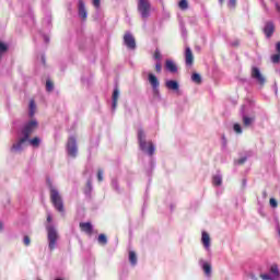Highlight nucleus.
I'll use <instances>...</instances> for the list:
<instances>
[{
    "mask_svg": "<svg viewBox=\"0 0 280 280\" xmlns=\"http://www.w3.org/2000/svg\"><path fill=\"white\" fill-rule=\"evenodd\" d=\"M178 8L182 10H188L189 9V2L187 0H180L178 2Z\"/></svg>",
    "mask_w": 280,
    "mask_h": 280,
    "instance_id": "nucleus-28",
    "label": "nucleus"
},
{
    "mask_svg": "<svg viewBox=\"0 0 280 280\" xmlns=\"http://www.w3.org/2000/svg\"><path fill=\"white\" fill-rule=\"evenodd\" d=\"M78 10L80 19L85 21L86 16H89V13L86 12V5L84 4V0H79Z\"/></svg>",
    "mask_w": 280,
    "mask_h": 280,
    "instance_id": "nucleus-16",
    "label": "nucleus"
},
{
    "mask_svg": "<svg viewBox=\"0 0 280 280\" xmlns=\"http://www.w3.org/2000/svg\"><path fill=\"white\" fill-rule=\"evenodd\" d=\"M83 174H84V175L89 174V170H85V171L83 172Z\"/></svg>",
    "mask_w": 280,
    "mask_h": 280,
    "instance_id": "nucleus-54",
    "label": "nucleus"
},
{
    "mask_svg": "<svg viewBox=\"0 0 280 280\" xmlns=\"http://www.w3.org/2000/svg\"><path fill=\"white\" fill-rule=\"evenodd\" d=\"M212 183L215 187H220V185H222V174L217 173L215 175H213Z\"/></svg>",
    "mask_w": 280,
    "mask_h": 280,
    "instance_id": "nucleus-23",
    "label": "nucleus"
},
{
    "mask_svg": "<svg viewBox=\"0 0 280 280\" xmlns=\"http://www.w3.org/2000/svg\"><path fill=\"white\" fill-rule=\"evenodd\" d=\"M235 5H237V0H229L228 2L229 8H235Z\"/></svg>",
    "mask_w": 280,
    "mask_h": 280,
    "instance_id": "nucleus-40",
    "label": "nucleus"
},
{
    "mask_svg": "<svg viewBox=\"0 0 280 280\" xmlns=\"http://www.w3.org/2000/svg\"><path fill=\"white\" fill-rule=\"evenodd\" d=\"M220 3H224V0H219Z\"/></svg>",
    "mask_w": 280,
    "mask_h": 280,
    "instance_id": "nucleus-57",
    "label": "nucleus"
},
{
    "mask_svg": "<svg viewBox=\"0 0 280 280\" xmlns=\"http://www.w3.org/2000/svg\"><path fill=\"white\" fill-rule=\"evenodd\" d=\"M0 231H3V222L0 221Z\"/></svg>",
    "mask_w": 280,
    "mask_h": 280,
    "instance_id": "nucleus-51",
    "label": "nucleus"
},
{
    "mask_svg": "<svg viewBox=\"0 0 280 280\" xmlns=\"http://www.w3.org/2000/svg\"><path fill=\"white\" fill-rule=\"evenodd\" d=\"M38 128V121L36 120H31L24 125V127L21 130L22 137L25 139H30V136L34 133V130Z\"/></svg>",
    "mask_w": 280,
    "mask_h": 280,
    "instance_id": "nucleus-6",
    "label": "nucleus"
},
{
    "mask_svg": "<svg viewBox=\"0 0 280 280\" xmlns=\"http://www.w3.org/2000/svg\"><path fill=\"white\" fill-rule=\"evenodd\" d=\"M241 115L244 128H250V126L255 124V114L247 115L246 113H244V106L242 107Z\"/></svg>",
    "mask_w": 280,
    "mask_h": 280,
    "instance_id": "nucleus-12",
    "label": "nucleus"
},
{
    "mask_svg": "<svg viewBox=\"0 0 280 280\" xmlns=\"http://www.w3.org/2000/svg\"><path fill=\"white\" fill-rule=\"evenodd\" d=\"M271 62H273V65H279L280 63V54H276L271 57Z\"/></svg>",
    "mask_w": 280,
    "mask_h": 280,
    "instance_id": "nucleus-32",
    "label": "nucleus"
},
{
    "mask_svg": "<svg viewBox=\"0 0 280 280\" xmlns=\"http://www.w3.org/2000/svg\"><path fill=\"white\" fill-rule=\"evenodd\" d=\"M201 243H202L203 247L206 248V250H208V253H211V236H209V233L202 232Z\"/></svg>",
    "mask_w": 280,
    "mask_h": 280,
    "instance_id": "nucleus-13",
    "label": "nucleus"
},
{
    "mask_svg": "<svg viewBox=\"0 0 280 280\" xmlns=\"http://www.w3.org/2000/svg\"><path fill=\"white\" fill-rule=\"evenodd\" d=\"M47 222H51V214L47 215Z\"/></svg>",
    "mask_w": 280,
    "mask_h": 280,
    "instance_id": "nucleus-50",
    "label": "nucleus"
},
{
    "mask_svg": "<svg viewBox=\"0 0 280 280\" xmlns=\"http://www.w3.org/2000/svg\"><path fill=\"white\" fill-rule=\"evenodd\" d=\"M191 81L195 82V84H202V77L199 73H192Z\"/></svg>",
    "mask_w": 280,
    "mask_h": 280,
    "instance_id": "nucleus-25",
    "label": "nucleus"
},
{
    "mask_svg": "<svg viewBox=\"0 0 280 280\" xmlns=\"http://www.w3.org/2000/svg\"><path fill=\"white\" fill-rule=\"evenodd\" d=\"M151 8L150 0H138V12L143 21L150 19Z\"/></svg>",
    "mask_w": 280,
    "mask_h": 280,
    "instance_id": "nucleus-4",
    "label": "nucleus"
},
{
    "mask_svg": "<svg viewBox=\"0 0 280 280\" xmlns=\"http://www.w3.org/2000/svg\"><path fill=\"white\" fill-rule=\"evenodd\" d=\"M94 8H100L101 0H92Z\"/></svg>",
    "mask_w": 280,
    "mask_h": 280,
    "instance_id": "nucleus-44",
    "label": "nucleus"
},
{
    "mask_svg": "<svg viewBox=\"0 0 280 280\" xmlns=\"http://www.w3.org/2000/svg\"><path fill=\"white\" fill-rule=\"evenodd\" d=\"M269 272L271 275V277L273 279H277L279 280L280 279V271H279V266L277 264H273L270 269H269Z\"/></svg>",
    "mask_w": 280,
    "mask_h": 280,
    "instance_id": "nucleus-21",
    "label": "nucleus"
},
{
    "mask_svg": "<svg viewBox=\"0 0 280 280\" xmlns=\"http://www.w3.org/2000/svg\"><path fill=\"white\" fill-rule=\"evenodd\" d=\"M264 8H265V10L268 12V7H267L266 4H264Z\"/></svg>",
    "mask_w": 280,
    "mask_h": 280,
    "instance_id": "nucleus-55",
    "label": "nucleus"
},
{
    "mask_svg": "<svg viewBox=\"0 0 280 280\" xmlns=\"http://www.w3.org/2000/svg\"><path fill=\"white\" fill-rule=\"evenodd\" d=\"M55 280H62L61 278H57V279H55Z\"/></svg>",
    "mask_w": 280,
    "mask_h": 280,
    "instance_id": "nucleus-58",
    "label": "nucleus"
},
{
    "mask_svg": "<svg viewBox=\"0 0 280 280\" xmlns=\"http://www.w3.org/2000/svg\"><path fill=\"white\" fill-rule=\"evenodd\" d=\"M249 278H250L252 280H258V279H257V276H255V273H250V275H249Z\"/></svg>",
    "mask_w": 280,
    "mask_h": 280,
    "instance_id": "nucleus-47",
    "label": "nucleus"
},
{
    "mask_svg": "<svg viewBox=\"0 0 280 280\" xmlns=\"http://www.w3.org/2000/svg\"><path fill=\"white\" fill-rule=\"evenodd\" d=\"M165 86L168 89V91H174L175 93H178V91H180V84H178V81L176 80L165 81Z\"/></svg>",
    "mask_w": 280,
    "mask_h": 280,
    "instance_id": "nucleus-15",
    "label": "nucleus"
},
{
    "mask_svg": "<svg viewBox=\"0 0 280 280\" xmlns=\"http://www.w3.org/2000/svg\"><path fill=\"white\" fill-rule=\"evenodd\" d=\"M276 49H277L278 54H280V42H278V43L276 44Z\"/></svg>",
    "mask_w": 280,
    "mask_h": 280,
    "instance_id": "nucleus-46",
    "label": "nucleus"
},
{
    "mask_svg": "<svg viewBox=\"0 0 280 280\" xmlns=\"http://www.w3.org/2000/svg\"><path fill=\"white\" fill-rule=\"evenodd\" d=\"M242 185L243 187H246V179H243Z\"/></svg>",
    "mask_w": 280,
    "mask_h": 280,
    "instance_id": "nucleus-52",
    "label": "nucleus"
},
{
    "mask_svg": "<svg viewBox=\"0 0 280 280\" xmlns=\"http://www.w3.org/2000/svg\"><path fill=\"white\" fill-rule=\"evenodd\" d=\"M38 280H40V279H38Z\"/></svg>",
    "mask_w": 280,
    "mask_h": 280,
    "instance_id": "nucleus-59",
    "label": "nucleus"
},
{
    "mask_svg": "<svg viewBox=\"0 0 280 280\" xmlns=\"http://www.w3.org/2000/svg\"><path fill=\"white\" fill-rule=\"evenodd\" d=\"M246 161H247V158L244 156V158H241V159L236 160L235 164L236 165H244L246 163Z\"/></svg>",
    "mask_w": 280,
    "mask_h": 280,
    "instance_id": "nucleus-37",
    "label": "nucleus"
},
{
    "mask_svg": "<svg viewBox=\"0 0 280 280\" xmlns=\"http://www.w3.org/2000/svg\"><path fill=\"white\" fill-rule=\"evenodd\" d=\"M67 153L68 155H70L72 159H75V156H78V140L75 139V137L71 136L68 139V143H67Z\"/></svg>",
    "mask_w": 280,
    "mask_h": 280,
    "instance_id": "nucleus-8",
    "label": "nucleus"
},
{
    "mask_svg": "<svg viewBox=\"0 0 280 280\" xmlns=\"http://www.w3.org/2000/svg\"><path fill=\"white\" fill-rule=\"evenodd\" d=\"M149 84L152 86V93L154 100L161 101V91L159 90V86H161V83L159 82V79L153 73H149L148 75Z\"/></svg>",
    "mask_w": 280,
    "mask_h": 280,
    "instance_id": "nucleus-5",
    "label": "nucleus"
},
{
    "mask_svg": "<svg viewBox=\"0 0 280 280\" xmlns=\"http://www.w3.org/2000/svg\"><path fill=\"white\" fill-rule=\"evenodd\" d=\"M268 198V191L262 190V200H266Z\"/></svg>",
    "mask_w": 280,
    "mask_h": 280,
    "instance_id": "nucleus-45",
    "label": "nucleus"
},
{
    "mask_svg": "<svg viewBox=\"0 0 280 280\" xmlns=\"http://www.w3.org/2000/svg\"><path fill=\"white\" fill-rule=\"evenodd\" d=\"M231 47H240V40L235 39L234 42L230 43Z\"/></svg>",
    "mask_w": 280,
    "mask_h": 280,
    "instance_id": "nucleus-43",
    "label": "nucleus"
},
{
    "mask_svg": "<svg viewBox=\"0 0 280 280\" xmlns=\"http://www.w3.org/2000/svg\"><path fill=\"white\" fill-rule=\"evenodd\" d=\"M124 45L127 46V49H131V50L137 49V40L135 39V36H132V33L130 32L125 33Z\"/></svg>",
    "mask_w": 280,
    "mask_h": 280,
    "instance_id": "nucleus-10",
    "label": "nucleus"
},
{
    "mask_svg": "<svg viewBox=\"0 0 280 280\" xmlns=\"http://www.w3.org/2000/svg\"><path fill=\"white\" fill-rule=\"evenodd\" d=\"M27 141H30V139L24 138V136H22L12 144L11 152H22L23 150H25V143H27Z\"/></svg>",
    "mask_w": 280,
    "mask_h": 280,
    "instance_id": "nucleus-9",
    "label": "nucleus"
},
{
    "mask_svg": "<svg viewBox=\"0 0 280 280\" xmlns=\"http://www.w3.org/2000/svg\"><path fill=\"white\" fill-rule=\"evenodd\" d=\"M97 180H98V183H102V180H104V171L103 170H98Z\"/></svg>",
    "mask_w": 280,
    "mask_h": 280,
    "instance_id": "nucleus-36",
    "label": "nucleus"
},
{
    "mask_svg": "<svg viewBox=\"0 0 280 280\" xmlns=\"http://www.w3.org/2000/svg\"><path fill=\"white\" fill-rule=\"evenodd\" d=\"M80 229L84 233H88V235H91L93 233V224H91V222L80 223Z\"/></svg>",
    "mask_w": 280,
    "mask_h": 280,
    "instance_id": "nucleus-20",
    "label": "nucleus"
},
{
    "mask_svg": "<svg viewBox=\"0 0 280 280\" xmlns=\"http://www.w3.org/2000/svg\"><path fill=\"white\" fill-rule=\"evenodd\" d=\"M165 67L170 73H176L178 71V67L172 60H166Z\"/></svg>",
    "mask_w": 280,
    "mask_h": 280,
    "instance_id": "nucleus-22",
    "label": "nucleus"
},
{
    "mask_svg": "<svg viewBox=\"0 0 280 280\" xmlns=\"http://www.w3.org/2000/svg\"><path fill=\"white\" fill-rule=\"evenodd\" d=\"M42 62L45 65V56H42Z\"/></svg>",
    "mask_w": 280,
    "mask_h": 280,
    "instance_id": "nucleus-53",
    "label": "nucleus"
},
{
    "mask_svg": "<svg viewBox=\"0 0 280 280\" xmlns=\"http://www.w3.org/2000/svg\"><path fill=\"white\" fill-rule=\"evenodd\" d=\"M112 187L116 190V191H119V183H117V180H113L112 182Z\"/></svg>",
    "mask_w": 280,
    "mask_h": 280,
    "instance_id": "nucleus-41",
    "label": "nucleus"
},
{
    "mask_svg": "<svg viewBox=\"0 0 280 280\" xmlns=\"http://www.w3.org/2000/svg\"><path fill=\"white\" fill-rule=\"evenodd\" d=\"M28 115L30 117H34V115H36V103L34 101L30 102Z\"/></svg>",
    "mask_w": 280,
    "mask_h": 280,
    "instance_id": "nucleus-26",
    "label": "nucleus"
},
{
    "mask_svg": "<svg viewBox=\"0 0 280 280\" xmlns=\"http://www.w3.org/2000/svg\"><path fill=\"white\" fill-rule=\"evenodd\" d=\"M23 243H24V246H30V244L32 243V241L30 240V236H24Z\"/></svg>",
    "mask_w": 280,
    "mask_h": 280,
    "instance_id": "nucleus-42",
    "label": "nucleus"
},
{
    "mask_svg": "<svg viewBox=\"0 0 280 280\" xmlns=\"http://www.w3.org/2000/svg\"><path fill=\"white\" fill-rule=\"evenodd\" d=\"M98 244H108V238L106 237V234H100L98 235Z\"/></svg>",
    "mask_w": 280,
    "mask_h": 280,
    "instance_id": "nucleus-30",
    "label": "nucleus"
},
{
    "mask_svg": "<svg viewBox=\"0 0 280 280\" xmlns=\"http://www.w3.org/2000/svg\"><path fill=\"white\" fill-rule=\"evenodd\" d=\"M264 34L267 38H270L275 34V23L267 22L264 27Z\"/></svg>",
    "mask_w": 280,
    "mask_h": 280,
    "instance_id": "nucleus-18",
    "label": "nucleus"
},
{
    "mask_svg": "<svg viewBox=\"0 0 280 280\" xmlns=\"http://www.w3.org/2000/svg\"><path fill=\"white\" fill-rule=\"evenodd\" d=\"M27 142L30 143V145H32L33 148H39L40 147V138L35 137L33 139L27 140Z\"/></svg>",
    "mask_w": 280,
    "mask_h": 280,
    "instance_id": "nucleus-24",
    "label": "nucleus"
},
{
    "mask_svg": "<svg viewBox=\"0 0 280 280\" xmlns=\"http://www.w3.org/2000/svg\"><path fill=\"white\" fill-rule=\"evenodd\" d=\"M5 51H8V45L0 42V60L3 58V54H5Z\"/></svg>",
    "mask_w": 280,
    "mask_h": 280,
    "instance_id": "nucleus-29",
    "label": "nucleus"
},
{
    "mask_svg": "<svg viewBox=\"0 0 280 280\" xmlns=\"http://www.w3.org/2000/svg\"><path fill=\"white\" fill-rule=\"evenodd\" d=\"M117 102H119V88L116 85L112 95V110H117Z\"/></svg>",
    "mask_w": 280,
    "mask_h": 280,
    "instance_id": "nucleus-17",
    "label": "nucleus"
},
{
    "mask_svg": "<svg viewBox=\"0 0 280 280\" xmlns=\"http://www.w3.org/2000/svg\"><path fill=\"white\" fill-rule=\"evenodd\" d=\"M83 194L86 196V198H91V194H93V182L88 179L86 185L83 189Z\"/></svg>",
    "mask_w": 280,
    "mask_h": 280,
    "instance_id": "nucleus-19",
    "label": "nucleus"
},
{
    "mask_svg": "<svg viewBox=\"0 0 280 280\" xmlns=\"http://www.w3.org/2000/svg\"><path fill=\"white\" fill-rule=\"evenodd\" d=\"M185 62L187 67L194 66V52L189 46H187L185 50Z\"/></svg>",
    "mask_w": 280,
    "mask_h": 280,
    "instance_id": "nucleus-14",
    "label": "nucleus"
},
{
    "mask_svg": "<svg viewBox=\"0 0 280 280\" xmlns=\"http://www.w3.org/2000/svg\"><path fill=\"white\" fill-rule=\"evenodd\" d=\"M269 205H270V207H272V209H277V207H279V203L277 202V199H275V198H270Z\"/></svg>",
    "mask_w": 280,
    "mask_h": 280,
    "instance_id": "nucleus-35",
    "label": "nucleus"
},
{
    "mask_svg": "<svg viewBox=\"0 0 280 280\" xmlns=\"http://www.w3.org/2000/svg\"><path fill=\"white\" fill-rule=\"evenodd\" d=\"M276 10H277V12H280V5L278 2H276Z\"/></svg>",
    "mask_w": 280,
    "mask_h": 280,
    "instance_id": "nucleus-48",
    "label": "nucleus"
},
{
    "mask_svg": "<svg viewBox=\"0 0 280 280\" xmlns=\"http://www.w3.org/2000/svg\"><path fill=\"white\" fill-rule=\"evenodd\" d=\"M233 130H234V132H236V135H242V132H243L242 125L241 124H234Z\"/></svg>",
    "mask_w": 280,
    "mask_h": 280,
    "instance_id": "nucleus-31",
    "label": "nucleus"
},
{
    "mask_svg": "<svg viewBox=\"0 0 280 280\" xmlns=\"http://www.w3.org/2000/svg\"><path fill=\"white\" fill-rule=\"evenodd\" d=\"M129 261L131 266H135L137 264V254L135 252H129Z\"/></svg>",
    "mask_w": 280,
    "mask_h": 280,
    "instance_id": "nucleus-27",
    "label": "nucleus"
},
{
    "mask_svg": "<svg viewBox=\"0 0 280 280\" xmlns=\"http://www.w3.org/2000/svg\"><path fill=\"white\" fill-rule=\"evenodd\" d=\"M44 40L45 43H49V38L47 37V35L44 36Z\"/></svg>",
    "mask_w": 280,
    "mask_h": 280,
    "instance_id": "nucleus-49",
    "label": "nucleus"
},
{
    "mask_svg": "<svg viewBox=\"0 0 280 280\" xmlns=\"http://www.w3.org/2000/svg\"><path fill=\"white\" fill-rule=\"evenodd\" d=\"M154 59L161 62V50L156 49L154 52Z\"/></svg>",
    "mask_w": 280,
    "mask_h": 280,
    "instance_id": "nucleus-38",
    "label": "nucleus"
},
{
    "mask_svg": "<svg viewBox=\"0 0 280 280\" xmlns=\"http://www.w3.org/2000/svg\"><path fill=\"white\" fill-rule=\"evenodd\" d=\"M46 231H47L48 248L49 250H55L58 244V238L60 237L58 235V230H56V226H54L52 224H47Z\"/></svg>",
    "mask_w": 280,
    "mask_h": 280,
    "instance_id": "nucleus-3",
    "label": "nucleus"
},
{
    "mask_svg": "<svg viewBox=\"0 0 280 280\" xmlns=\"http://www.w3.org/2000/svg\"><path fill=\"white\" fill-rule=\"evenodd\" d=\"M138 145L144 154L148 156H154V152H156V147L152 142V140H147L145 130L143 128H138Z\"/></svg>",
    "mask_w": 280,
    "mask_h": 280,
    "instance_id": "nucleus-1",
    "label": "nucleus"
},
{
    "mask_svg": "<svg viewBox=\"0 0 280 280\" xmlns=\"http://www.w3.org/2000/svg\"><path fill=\"white\" fill-rule=\"evenodd\" d=\"M250 78L252 80H255L259 86L266 84V77L261 73V70L258 67H252Z\"/></svg>",
    "mask_w": 280,
    "mask_h": 280,
    "instance_id": "nucleus-7",
    "label": "nucleus"
},
{
    "mask_svg": "<svg viewBox=\"0 0 280 280\" xmlns=\"http://www.w3.org/2000/svg\"><path fill=\"white\" fill-rule=\"evenodd\" d=\"M162 69H163V66H161V61H158L155 63V71H156V73H161Z\"/></svg>",
    "mask_w": 280,
    "mask_h": 280,
    "instance_id": "nucleus-39",
    "label": "nucleus"
},
{
    "mask_svg": "<svg viewBox=\"0 0 280 280\" xmlns=\"http://www.w3.org/2000/svg\"><path fill=\"white\" fill-rule=\"evenodd\" d=\"M260 279L262 280H277L276 278H273L271 275L269 273H262L260 275Z\"/></svg>",
    "mask_w": 280,
    "mask_h": 280,
    "instance_id": "nucleus-33",
    "label": "nucleus"
},
{
    "mask_svg": "<svg viewBox=\"0 0 280 280\" xmlns=\"http://www.w3.org/2000/svg\"><path fill=\"white\" fill-rule=\"evenodd\" d=\"M46 91L48 92L54 91V83L49 80L46 81Z\"/></svg>",
    "mask_w": 280,
    "mask_h": 280,
    "instance_id": "nucleus-34",
    "label": "nucleus"
},
{
    "mask_svg": "<svg viewBox=\"0 0 280 280\" xmlns=\"http://www.w3.org/2000/svg\"><path fill=\"white\" fill-rule=\"evenodd\" d=\"M199 266L201 270L203 271L205 277L208 279H211V275L213 272V268L211 267V262L205 260L203 258L199 259Z\"/></svg>",
    "mask_w": 280,
    "mask_h": 280,
    "instance_id": "nucleus-11",
    "label": "nucleus"
},
{
    "mask_svg": "<svg viewBox=\"0 0 280 280\" xmlns=\"http://www.w3.org/2000/svg\"><path fill=\"white\" fill-rule=\"evenodd\" d=\"M49 191H50V200L55 209L59 211V213H65V203L62 202V197L60 196V192L51 184H49Z\"/></svg>",
    "mask_w": 280,
    "mask_h": 280,
    "instance_id": "nucleus-2",
    "label": "nucleus"
},
{
    "mask_svg": "<svg viewBox=\"0 0 280 280\" xmlns=\"http://www.w3.org/2000/svg\"><path fill=\"white\" fill-rule=\"evenodd\" d=\"M258 205H259L260 207H262V203H261V201H259V200H258Z\"/></svg>",
    "mask_w": 280,
    "mask_h": 280,
    "instance_id": "nucleus-56",
    "label": "nucleus"
}]
</instances>
